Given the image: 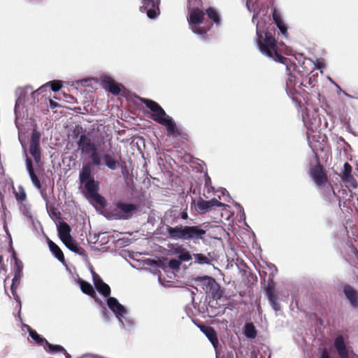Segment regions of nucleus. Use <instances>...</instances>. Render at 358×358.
Returning <instances> with one entry per match:
<instances>
[{"label": "nucleus", "instance_id": "nucleus-1", "mask_svg": "<svg viewBox=\"0 0 358 358\" xmlns=\"http://www.w3.org/2000/svg\"><path fill=\"white\" fill-rule=\"evenodd\" d=\"M80 131H83L82 127H77L74 133L78 131L75 136L78 138L77 145L78 150L81 154L89 155L91 163L95 166L101 165V159H103L104 164L110 170H115L119 166V162L115 157L110 154H105L100 157L98 152L99 144H96L90 137V133H86L85 130L80 135H78Z\"/></svg>", "mask_w": 358, "mask_h": 358}, {"label": "nucleus", "instance_id": "nucleus-2", "mask_svg": "<svg viewBox=\"0 0 358 358\" xmlns=\"http://www.w3.org/2000/svg\"><path fill=\"white\" fill-rule=\"evenodd\" d=\"M257 43L260 52L275 62L283 64L286 66L287 70L289 71V66L292 64L291 60L278 52L277 42L272 33L268 31H261L257 29Z\"/></svg>", "mask_w": 358, "mask_h": 358}, {"label": "nucleus", "instance_id": "nucleus-3", "mask_svg": "<svg viewBox=\"0 0 358 358\" xmlns=\"http://www.w3.org/2000/svg\"><path fill=\"white\" fill-rule=\"evenodd\" d=\"M141 101L152 112L150 117L158 124L166 127L169 136L176 137L180 136V129L178 128L173 119L166 113L158 103L146 98H141Z\"/></svg>", "mask_w": 358, "mask_h": 358}, {"label": "nucleus", "instance_id": "nucleus-4", "mask_svg": "<svg viewBox=\"0 0 358 358\" xmlns=\"http://www.w3.org/2000/svg\"><path fill=\"white\" fill-rule=\"evenodd\" d=\"M169 238L174 240H184L196 243L198 240H203L206 230L201 225L183 226L182 224L176 227L167 225L166 227Z\"/></svg>", "mask_w": 358, "mask_h": 358}, {"label": "nucleus", "instance_id": "nucleus-5", "mask_svg": "<svg viewBox=\"0 0 358 358\" xmlns=\"http://www.w3.org/2000/svg\"><path fill=\"white\" fill-rule=\"evenodd\" d=\"M205 19V12L199 7H189L188 10L187 21L192 30L196 34L205 36L210 30L213 24L201 26Z\"/></svg>", "mask_w": 358, "mask_h": 358}, {"label": "nucleus", "instance_id": "nucleus-6", "mask_svg": "<svg viewBox=\"0 0 358 358\" xmlns=\"http://www.w3.org/2000/svg\"><path fill=\"white\" fill-rule=\"evenodd\" d=\"M194 281L197 282V285L202 289L203 292L211 294L213 298L220 299L222 297L223 292L213 278L207 275L197 277L194 278Z\"/></svg>", "mask_w": 358, "mask_h": 358}, {"label": "nucleus", "instance_id": "nucleus-7", "mask_svg": "<svg viewBox=\"0 0 358 358\" xmlns=\"http://www.w3.org/2000/svg\"><path fill=\"white\" fill-rule=\"evenodd\" d=\"M84 185V194L89 199L94 201L96 204H99L101 207L106 206L105 199L101 196L99 193V182L95 181L94 178L91 180L86 181Z\"/></svg>", "mask_w": 358, "mask_h": 358}, {"label": "nucleus", "instance_id": "nucleus-8", "mask_svg": "<svg viewBox=\"0 0 358 358\" xmlns=\"http://www.w3.org/2000/svg\"><path fill=\"white\" fill-rule=\"evenodd\" d=\"M41 134L36 130H34L30 140L29 152L34 157L36 163H39L41 160V150L40 148Z\"/></svg>", "mask_w": 358, "mask_h": 358}, {"label": "nucleus", "instance_id": "nucleus-9", "mask_svg": "<svg viewBox=\"0 0 358 358\" xmlns=\"http://www.w3.org/2000/svg\"><path fill=\"white\" fill-rule=\"evenodd\" d=\"M309 174L317 187L324 185L326 182L329 181L327 175L320 164H317L313 167H311L309 171Z\"/></svg>", "mask_w": 358, "mask_h": 358}, {"label": "nucleus", "instance_id": "nucleus-10", "mask_svg": "<svg viewBox=\"0 0 358 358\" xmlns=\"http://www.w3.org/2000/svg\"><path fill=\"white\" fill-rule=\"evenodd\" d=\"M334 347L341 358H358L353 351L349 354L343 336H338L334 341Z\"/></svg>", "mask_w": 358, "mask_h": 358}, {"label": "nucleus", "instance_id": "nucleus-11", "mask_svg": "<svg viewBox=\"0 0 358 358\" xmlns=\"http://www.w3.org/2000/svg\"><path fill=\"white\" fill-rule=\"evenodd\" d=\"M116 208L118 210L119 218L127 220L131 217L133 213L137 210V206L133 203L118 202L116 204Z\"/></svg>", "mask_w": 358, "mask_h": 358}, {"label": "nucleus", "instance_id": "nucleus-12", "mask_svg": "<svg viewBox=\"0 0 358 358\" xmlns=\"http://www.w3.org/2000/svg\"><path fill=\"white\" fill-rule=\"evenodd\" d=\"M143 6L140 7V10L144 12L147 7L151 6V8L147 10V15L150 19H154L159 14L160 0H143Z\"/></svg>", "mask_w": 358, "mask_h": 358}, {"label": "nucleus", "instance_id": "nucleus-13", "mask_svg": "<svg viewBox=\"0 0 358 358\" xmlns=\"http://www.w3.org/2000/svg\"><path fill=\"white\" fill-rule=\"evenodd\" d=\"M94 285L97 291L105 297H109L110 294V288L108 285L105 283L101 277L94 271L92 272Z\"/></svg>", "mask_w": 358, "mask_h": 358}, {"label": "nucleus", "instance_id": "nucleus-14", "mask_svg": "<svg viewBox=\"0 0 358 358\" xmlns=\"http://www.w3.org/2000/svg\"><path fill=\"white\" fill-rule=\"evenodd\" d=\"M343 293L348 299L350 306L354 308H358V292L350 285L343 287Z\"/></svg>", "mask_w": 358, "mask_h": 358}, {"label": "nucleus", "instance_id": "nucleus-15", "mask_svg": "<svg viewBox=\"0 0 358 358\" xmlns=\"http://www.w3.org/2000/svg\"><path fill=\"white\" fill-rule=\"evenodd\" d=\"M103 87L114 95L120 94L122 85L116 83L112 78L106 76L102 80Z\"/></svg>", "mask_w": 358, "mask_h": 358}, {"label": "nucleus", "instance_id": "nucleus-16", "mask_svg": "<svg viewBox=\"0 0 358 358\" xmlns=\"http://www.w3.org/2000/svg\"><path fill=\"white\" fill-rule=\"evenodd\" d=\"M107 303L109 308L116 315L117 317H124L126 314L127 310L125 308L120 304L117 299L114 297H108Z\"/></svg>", "mask_w": 358, "mask_h": 358}, {"label": "nucleus", "instance_id": "nucleus-17", "mask_svg": "<svg viewBox=\"0 0 358 358\" xmlns=\"http://www.w3.org/2000/svg\"><path fill=\"white\" fill-rule=\"evenodd\" d=\"M200 329L208 338L213 347L215 349L217 348L219 345V341L215 329L212 327L206 325H201Z\"/></svg>", "mask_w": 358, "mask_h": 358}, {"label": "nucleus", "instance_id": "nucleus-18", "mask_svg": "<svg viewBox=\"0 0 358 358\" xmlns=\"http://www.w3.org/2000/svg\"><path fill=\"white\" fill-rule=\"evenodd\" d=\"M26 166L32 183L37 189H41V183L34 172V167L32 165V161L30 158L27 157L26 159Z\"/></svg>", "mask_w": 358, "mask_h": 358}, {"label": "nucleus", "instance_id": "nucleus-19", "mask_svg": "<svg viewBox=\"0 0 358 358\" xmlns=\"http://www.w3.org/2000/svg\"><path fill=\"white\" fill-rule=\"evenodd\" d=\"M58 235L61 241H65L66 239H70L71 229L70 226L65 222H60L57 226Z\"/></svg>", "mask_w": 358, "mask_h": 358}, {"label": "nucleus", "instance_id": "nucleus-20", "mask_svg": "<svg viewBox=\"0 0 358 358\" xmlns=\"http://www.w3.org/2000/svg\"><path fill=\"white\" fill-rule=\"evenodd\" d=\"M318 187L322 190V194L327 201H331L332 198L336 196L334 188L329 181L326 182L324 185L318 186Z\"/></svg>", "mask_w": 358, "mask_h": 358}, {"label": "nucleus", "instance_id": "nucleus-21", "mask_svg": "<svg viewBox=\"0 0 358 358\" xmlns=\"http://www.w3.org/2000/svg\"><path fill=\"white\" fill-rule=\"evenodd\" d=\"M62 242L70 250L80 255H85V249L78 246L76 241L72 237L70 239L67 238L65 241H62Z\"/></svg>", "mask_w": 358, "mask_h": 358}, {"label": "nucleus", "instance_id": "nucleus-22", "mask_svg": "<svg viewBox=\"0 0 358 358\" xmlns=\"http://www.w3.org/2000/svg\"><path fill=\"white\" fill-rule=\"evenodd\" d=\"M273 20L275 24L277 25L278 28L280 31L281 34L282 35L287 36V29L286 25L285 24L282 19L281 18L280 14L276 10H273Z\"/></svg>", "mask_w": 358, "mask_h": 358}, {"label": "nucleus", "instance_id": "nucleus-23", "mask_svg": "<svg viewBox=\"0 0 358 358\" xmlns=\"http://www.w3.org/2000/svg\"><path fill=\"white\" fill-rule=\"evenodd\" d=\"M92 178H94V176L92 173L90 164H88L83 165L79 173V180L80 182L84 183L86 181L91 180Z\"/></svg>", "mask_w": 358, "mask_h": 358}, {"label": "nucleus", "instance_id": "nucleus-24", "mask_svg": "<svg viewBox=\"0 0 358 358\" xmlns=\"http://www.w3.org/2000/svg\"><path fill=\"white\" fill-rule=\"evenodd\" d=\"M48 244L50 251L55 255V257L59 262H64L65 261L64 255L59 246L49 238H48Z\"/></svg>", "mask_w": 358, "mask_h": 358}, {"label": "nucleus", "instance_id": "nucleus-25", "mask_svg": "<svg viewBox=\"0 0 358 358\" xmlns=\"http://www.w3.org/2000/svg\"><path fill=\"white\" fill-rule=\"evenodd\" d=\"M205 14L216 25H219L221 22V17L217 10L213 7H209L206 10Z\"/></svg>", "mask_w": 358, "mask_h": 358}, {"label": "nucleus", "instance_id": "nucleus-26", "mask_svg": "<svg viewBox=\"0 0 358 358\" xmlns=\"http://www.w3.org/2000/svg\"><path fill=\"white\" fill-rule=\"evenodd\" d=\"M79 282L80 289L83 293L93 298H95L96 296V292L92 285L90 282L83 280H80Z\"/></svg>", "mask_w": 358, "mask_h": 358}, {"label": "nucleus", "instance_id": "nucleus-27", "mask_svg": "<svg viewBox=\"0 0 358 358\" xmlns=\"http://www.w3.org/2000/svg\"><path fill=\"white\" fill-rule=\"evenodd\" d=\"M196 209L198 213L202 214L211 210V207L208 201H205L199 197L196 203Z\"/></svg>", "mask_w": 358, "mask_h": 358}, {"label": "nucleus", "instance_id": "nucleus-28", "mask_svg": "<svg viewBox=\"0 0 358 358\" xmlns=\"http://www.w3.org/2000/svg\"><path fill=\"white\" fill-rule=\"evenodd\" d=\"M243 332H244V335L247 338H251V339L255 338L257 335L256 328H255V325L251 322L246 323L245 324Z\"/></svg>", "mask_w": 358, "mask_h": 358}, {"label": "nucleus", "instance_id": "nucleus-29", "mask_svg": "<svg viewBox=\"0 0 358 358\" xmlns=\"http://www.w3.org/2000/svg\"><path fill=\"white\" fill-rule=\"evenodd\" d=\"M45 344V350L50 353L62 352V351H65V349L63 346L51 344L48 341Z\"/></svg>", "mask_w": 358, "mask_h": 358}, {"label": "nucleus", "instance_id": "nucleus-30", "mask_svg": "<svg viewBox=\"0 0 358 358\" xmlns=\"http://www.w3.org/2000/svg\"><path fill=\"white\" fill-rule=\"evenodd\" d=\"M318 73H313L308 79L306 80H303L301 85L304 87H314L315 86V83H317Z\"/></svg>", "mask_w": 358, "mask_h": 358}, {"label": "nucleus", "instance_id": "nucleus-31", "mask_svg": "<svg viewBox=\"0 0 358 358\" xmlns=\"http://www.w3.org/2000/svg\"><path fill=\"white\" fill-rule=\"evenodd\" d=\"M264 290L268 299L277 296L275 294V283L272 279L268 281V285L264 288Z\"/></svg>", "mask_w": 358, "mask_h": 358}, {"label": "nucleus", "instance_id": "nucleus-32", "mask_svg": "<svg viewBox=\"0 0 358 358\" xmlns=\"http://www.w3.org/2000/svg\"><path fill=\"white\" fill-rule=\"evenodd\" d=\"M343 182L345 183L347 187H350L353 189L357 188L358 183L353 176V175L348 176L341 178Z\"/></svg>", "mask_w": 358, "mask_h": 358}, {"label": "nucleus", "instance_id": "nucleus-33", "mask_svg": "<svg viewBox=\"0 0 358 358\" xmlns=\"http://www.w3.org/2000/svg\"><path fill=\"white\" fill-rule=\"evenodd\" d=\"M29 334L31 338L35 341L36 343L38 345H43L45 343L47 340L45 338H42L35 330L30 329L29 331Z\"/></svg>", "mask_w": 358, "mask_h": 358}, {"label": "nucleus", "instance_id": "nucleus-34", "mask_svg": "<svg viewBox=\"0 0 358 358\" xmlns=\"http://www.w3.org/2000/svg\"><path fill=\"white\" fill-rule=\"evenodd\" d=\"M194 257L195 262L198 263L199 264H210V260H209L208 257L203 254H201V253L194 254Z\"/></svg>", "mask_w": 358, "mask_h": 358}, {"label": "nucleus", "instance_id": "nucleus-35", "mask_svg": "<svg viewBox=\"0 0 358 358\" xmlns=\"http://www.w3.org/2000/svg\"><path fill=\"white\" fill-rule=\"evenodd\" d=\"M178 252L180 253L178 259L182 262H187L192 259V256L187 250L184 248L179 249Z\"/></svg>", "mask_w": 358, "mask_h": 358}, {"label": "nucleus", "instance_id": "nucleus-36", "mask_svg": "<svg viewBox=\"0 0 358 358\" xmlns=\"http://www.w3.org/2000/svg\"><path fill=\"white\" fill-rule=\"evenodd\" d=\"M352 166L349 163L345 162L344 164V169H343V171L341 176V178H342L345 176L352 175Z\"/></svg>", "mask_w": 358, "mask_h": 358}, {"label": "nucleus", "instance_id": "nucleus-37", "mask_svg": "<svg viewBox=\"0 0 358 358\" xmlns=\"http://www.w3.org/2000/svg\"><path fill=\"white\" fill-rule=\"evenodd\" d=\"M15 197L16 199L20 202L26 200L27 194L23 188L20 187L19 191L15 192Z\"/></svg>", "mask_w": 358, "mask_h": 358}, {"label": "nucleus", "instance_id": "nucleus-38", "mask_svg": "<svg viewBox=\"0 0 358 358\" xmlns=\"http://www.w3.org/2000/svg\"><path fill=\"white\" fill-rule=\"evenodd\" d=\"M181 264V262L180 261V259H171L169 260V266L171 268L173 269V270H177L179 268Z\"/></svg>", "mask_w": 358, "mask_h": 358}, {"label": "nucleus", "instance_id": "nucleus-39", "mask_svg": "<svg viewBox=\"0 0 358 358\" xmlns=\"http://www.w3.org/2000/svg\"><path fill=\"white\" fill-rule=\"evenodd\" d=\"M51 90L53 92L59 91L62 87V83L60 80H54L50 83Z\"/></svg>", "mask_w": 358, "mask_h": 358}, {"label": "nucleus", "instance_id": "nucleus-40", "mask_svg": "<svg viewBox=\"0 0 358 358\" xmlns=\"http://www.w3.org/2000/svg\"><path fill=\"white\" fill-rule=\"evenodd\" d=\"M271 305L272 306L273 308L275 310V311H278L280 310V305L279 304V303H278L277 300H278V297L275 296V297H273V298H270V299H268Z\"/></svg>", "mask_w": 358, "mask_h": 358}, {"label": "nucleus", "instance_id": "nucleus-41", "mask_svg": "<svg viewBox=\"0 0 358 358\" xmlns=\"http://www.w3.org/2000/svg\"><path fill=\"white\" fill-rule=\"evenodd\" d=\"M288 75H289V78H287V80L286 82V85H287V88H288L289 90V89H292L295 85V83H294L295 78L290 73H289Z\"/></svg>", "mask_w": 358, "mask_h": 358}, {"label": "nucleus", "instance_id": "nucleus-42", "mask_svg": "<svg viewBox=\"0 0 358 358\" xmlns=\"http://www.w3.org/2000/svg\"><path fill=\"white\" fill-rule=\"evenodd\" d=\"M208 202L210 203L211 208L213 206L221 207V206H223L224 205L223 203L217 201L216 199H213L208 201Z\"/></svg>", "mask_w": 358, "mask_h": 358}, {"label": "nucleus", "instance_id": "nucleus-43", "mask_svg": "<svg viewBox=\"0 0 358 358\" xmlns=\"http://www.w3.org/2000/svg\"><path fill=\"white\" fill-rule=\"evenodd\" d=\"M197 0H188L187 1V10H189V7H198V4L196 3Z\"/></svg>", "mask_w": 358, "mask_h": 358}, {"label": "nucleus", "instance_id": "nucleus-44", "mask_svg": "<svg viewBox=\"0 0 358 358\" xmlns=\"http://www.w3.org/2000/svg\"><path fill=\"white\" fill-rule=\"evenodd\" d=\"M3 229H4V231H6V233L7 234V235L8 236V237L10 238V248L12 250H13V248H12L11 236H10V234L8 233V227H7V225L6 224H3Z\"/></svg>", "mask_w": 358, "mask_h": 358}, {"label": "nucleus", "instance_id": "nucleus-45", "mask_svg": "<svg viewBox=\"0 0 358 358\" xmlns=\"http://www.w3.org/2000/svg\"><path fill=\"white\" fill-rule=\"evenodd\" d=\"M303 122H304V124H305L306 127H307V129H308V130H313V129H314L313 124V123L308 124V123L306 122V120L305 117H303Z\"/></svg>", "mask_w": 358, "mask_h": 358}, {"label": "nucleus", "instance_id": "nucleus-46", "mask_svg": "<svg viewBox=\"0 0 358 358\" xmlns=\"http://www.w3.org/2000/svg\"><path fill=\"white\" fill-rule=\"evenodd\" d=\"M45 87H46L45 86H42V87H39L38 90H36V91L32 92V96H34L35 94H40V93L43 92L44 90V88H45Z\"/></svg>", "mask_w": 358, "mask_h": 358}, {"label": "nucleus", "instance_id": "nucleus-47", "mask_svg": "<svg viewBox=\"0 0 358 358\" xmlns=\"http://www.w3.org/2000/svg\"><path fill=\"white\" fill-rule=\"evenodd\" d=\"M50 106L52 108H56L59 106V104L57 103L56 101L50 99Z\"/></svg>", "mask_w": 358, "mask_h": 358}, {"label": "nucleus", "instance_id": "nucleus-48", "mask_svg": "<svg viewBox=\"0 0 358 358\" xmlns=\"http://www.w3.org/2000/svg\"><path fill=\"white\" fill-rule=\"evenodd\" d=\"M180 217L182 219V220H187L188 218V215L186 212H182L180 213Z\"/></svg>", "mask_w": 358, "mask_h": 358}, {"label": "nucleus", "instance_id": "nucleus-49", "mask_svg": "<svg viewBox=\"0 0 358 358\" xmlns=\"http://www.w3.org/2000/svg\"><path fill=\"white\" fill-rule=\"evenodd\" d=\"M62 352L64 353L66 358H71V355H69L66 350H65V351H62Z\"/></svg>", "mask_w": 358, "mask_h": 358}, {"label": "nucleus", "instance_id": "nucleus-50", "mask_svg": "<svg viewBox=\"0 0 358 358\" xmlns=\"http://www.w3.org/2000/svg\"><path fill=\"white\" fill-rule=\"evenodd\" d=\"M80 358H94V357L90 356V355H85V356H83V357H82Z\"/></svg>", "mask_w": 358, "mask_h": 358}, {"label": "nucleus", "instance_id": "nucleus-51", "mask_svg": "<svg viewBox=\"0 0 358 358\" xmlns=\"http://www.w3.org/2000/svg\"><path fill=\"white\" fill-rule=\"evenodd\" d=\"M108 144H109V147L110 148H111V140H109V143Z\"/></svg>", "mask_w": 358, "mask_h": 358}]
</instances>
